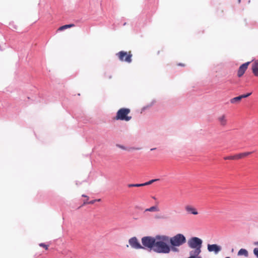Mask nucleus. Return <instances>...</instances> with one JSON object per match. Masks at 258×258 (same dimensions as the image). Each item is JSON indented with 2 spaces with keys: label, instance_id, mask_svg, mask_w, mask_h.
<instances>
[{
  "label": "nucleus",
  "instance_id": "423d86ee",
  "mask_svg": "<svg viewBox=\"0 0 258 258\" xmlns=\"http://www.w3.org/2000/svg\"><path fill=\"white\" fill-rule=\"evenodd\" d=\"M128 242L130 245L134 248L140 249L143 248L136 237H134L130 239Z\"/></svg>",
  "mask_w": 258,
  "mask_h": 258
},
{
  "label": "nucleus",
  "instance_id": "b1692460",
  "mask_svg": "<svg viewBox=\"0 0 258 258\" xmlns=\"http://www.w3.org/2000/svg\"><path fill=\"white\" fill-rule=\"evenodd\" d=\"M100 201H101L100 199L95 200H93V201H91L88 202V204H93L96 201L99 202Z\"/></svg>",
  "mask_w": 258,
  "mask_h": 258
},
{
  "label": "nucleus",
  "instance_id": "aec40b11",
  "mask_svg": "<svg viewBox=\"0 0 258 258\" xmlns=\"http://www.w3.org/2000/svg\"><path fill=\"white\" fill-rule=\"evenodd\" d=\"M224 159L225 160H235V155L225 157Z\"/></svg>",
  "mask_w": 258,
  "mask_h": 258
},
{
  "label": "nucleus",
  "instance_id": "f03ea898",
  "mask_svg": "<svg viewBox=\"0 0 258 258\" xmlns=\"http://www.w3.org/2000/svg\"><path fill=\"white\" fill-rule=\"evenodd\" d=\"M130 112L131 110L129 108H121L117 111L114 119L128 121L132 118L131 116L128 115Z\"/></svg>",
  "mask_w": 258,
  "mask_h": 258
},
{
  "label": "nucleus",
  "instance_id": "4468645a",
  "mask_svg": "<svg viewBox=\"0 0 258 258\" xmlns=\"http://www.w3.org/2000/svg\"><path fill=\"white\" fill-rule=\"evenodd\" d=\"M117 146L123 149V150H127V151H133V150H139L141 149L140 148H135V147H130V148H126L125 147H124V146H121V145H117Z\"/></svg>",
  "mask_w": 258,
  "mask_h": 258
},
{
  "label": "nucleus",
  "instance_id": "7ed1b4c3",
  "mask_svg": "<svg viewBox=\"0 0 258 258\" xmlns=\"http://www.w3.org/2000/svg\"><path fill=\"white\" fill-rule=\"evenodd\" d=\"M171 244L174 246H179L186 242L184 236L182 234H177L169 239Z\"/></svg>",
  "mask_w": 258,
  "mask_h": 258
},
{
  "label": "nucleus",
  "instance_id": "9d476101",
  "mask_svg": "<svg viewBox=\"0 0 258 258\" xmlns=\"http://www.w3.org/2000/svg\"><path fill=\"white\" fill-rule=\"evenodd\" d=\"M251 70L253 75L258 77V60L252 61L251 64Z\"/></svg>",
  "mask_w": 258,
  "mask_h": 258
},
{
  "label": "nucleus",
  "instance_id": "393cba45",
  "mask_svg": "<svg viewBox=\"0 0 258 258\" xmlns=\"http://www.w3.org/2000/svg\"><path fill=\"white\" fill-rule=\"evenodd\" d=\"M254 245L258 246V241L254 243Z\"/></svg>",
  "mask_w": 258,
  "mask_h": 258
},
{
  "label": "nucleus",
  "instance_id": "6ab92c4d",
  "mask_svg": "<svg viewBox=\"0 0 258 258\" xmlns=\"http://www.w3.org/2000/svg\"><path fill=\"white\" fill-rule=\"evenodd\" d=\"M143 183H141V184H130L128 185V186L129 187H141V186H143Z\"/></svg>",
  "mask_w": 258,
  "mask_h": 258
},
{
  "label": "nucleus",
  "instance_id": "20e7f679",
  "mask_svg": "<svg viewBox=\"0 0 258 258\" xmlns=\"http://www.w3.org/2000/svg\"><path fill=\"white\" fill-rule=\"evenodd\" d=\"M116 55L121 61H125L128 63L132 62V54L131 51L127 52L124 51H121L118 52Z\"/></svg>",
  "mask_w": 258,
  "mask_h": 258
},
{
  "label": "nucleus",
  "instance_id": "a878e982",
  "mask_svg": "<svg viewBox=\"0 0 258 258\" xmlns=\"http://www.w3.org/2000/svg\"><path fill=\"white\" fill-rule=\"evenodd\" d=\"M179 66H184V64H179Z\"/></svg>",
  "mask_w": 258,
  "mask_h": 258
},
{
  "label": "nucleus",
  "instance_id": "f8f14e48",
  "mask_svg": "<svg viewBox=\"0 0 258 258\" xmlns=\"http://www.w3.org/2000/svg\"><path fill=\"white\" fill-rule=\"evenodd\" d=\"M253 152H254V151L246 152H243V153H241L239 154H236V155H235V160H238V159L244 158L248 156V155H250L251 154H252Z\"/></svg>",
  "mask_w": 258,
  "mask_h": 258
},
{
  "label": "nucleus",
  "instance_id": "412c9836",
  "mask_svg": "<svg viewBox=\"0 0 258 258\" xmlns=\"http://www.w3.org/2000/svg\"><path fill=\"white\" fill-rule=\"evenodd\" d=\"M39 245L40 246L44 248L46 250L48 249V245H46L45 244L43 243H41Z\"/></svg>",
  "mask_w": 258,
  "mask_h": 258
},
{
  "label": "nucleus",
  "instance_id": "c85d7f7f",
  "mask_svg": "<svg viewBox=\"0 0 258 258\" xmlns=\"http://www.w3.org/2000/svg\"><path fill=\"white\" fill-rule=\"evenodd\" d=\"M225 258H230V257H226Z\"/></svg>",
  "mask_w": 258,
  "mask_h": 258
},
{
  "label": "nucleus",
  "instance_id": "9b49d317",
  "mask_svg": "<svg viewBox=\"0 0 258 258\" xmlns=\"http://www.w3.org/2000/svg\"><path fill=\"white\" fill-rule=\"evenodd\" d=\"M185 210L186 212L188 214H191L195 215L198 214L197 210L191 205H186L185 207Z\"/></svg>",
  "mask_w": 258,
  "mask_h": 258
},
{
  "label": "nucleus",
  "instance_id": "39448f33",
  "mask_svg": "<svg viewBox=\"0 0 258 258\" xmlns=\"http://www.w3.org/2000/svg\"><path fill=\"white\" fill-rule=\"evenodd\" d=\"M156 242V237H152L150 236H146L142 238V242L143 245L147 248L153 249L154 243Z\"/></svg>",
  "mask_w": 258,
  "mask_h": 258
},
{
  "label": "nucleus",
  "instance_id": "6e6552de",
  "mask_svg": "<svg viewBox=\"0 0 258 258\" xmlns=\"http://www.w3.org/2000/svg\"><path fill=\"white\" fill-rule=\"evenodd\" d=\"M221 249L220 246L217 244H208V250L210 252L214 251L215 253H218Z\"/></svg>",
  "mask_w": 258,
  "mask_h": 258
},
{
  "label": "nucleus",
  "instance_id": "0eeeda50",
  "mask_svg": "<svg viewBox=\"0 0 258 258\" xmlns=\"http://www.w3.org/2000/svg\"><path fill=\"white\" fill-rule=\"evenodd\" d=\"M250 63V61H248L240 66L237 72V76L238 77H241L243 76Z\"/></svg>",
  "mask_w": 258,
  "mask_h": 258
},
{
  "label": "nucleus",
  "instance_id": "2eb2a0df",
  "mask_svg": "<svg viewBox=\"0 0 258 258\" xmlns=\"http://www.w3.org/2000/svg\"><path fill=\"white\" fill-rule=\"evenodd\" d=\"M75 26V25L74 24H69V25H63V26H62L61 27H60L57 31H63L66 29H68V28H72V27H73Z\"/></svg>",
  "mask_w": 258,
  "mask_h": 258
},
{
  "label": "nucleus",
  "instance_id": "dca6fc26",
  "mask_svg": "<svg viewBox=\"0 0 258 258\" xmlns=\"http://www.w3.org/2000/svg\"><path fill=\"white\" fill-rule=\"evenodd\" d=\"M241 99H242V97H241V95H240V96L232 98L230 100V102L232 104H234V103L240 102Z\"/></svg>",
  "mask_w": 258,
  "mask_h": 258
},
{
  "label": "nucleus",
  "instance_id": "f257e3e1",
  "mask_svg": "<svg viewBox=\"0 0 258 258\" xmlns=\"http://www.w3.org/2000/svg\"><path fill=\"white\" fill-rule=\"evenodd\" d=\"M169 238L166 236H156V242L153 250L158 253H168L170 251V248L167 244Z\"/></svg>",
  "mask_w": 258,
  "mask_h": 258
},
{
  "label": "nucleus",
  "instance_id": "cd10ccee",
  "mask_svg": "<svg viewBox=\"0 0 258 258\" xmlns=\"http://www.w3.org/2000/svg\"><path fill=\"white\" fill-rule=\"evenodd\" d=\"M82 196L84 197H87V196H86L85 195H83Z\"/></svg>",
  "mask_w": 258,
  "mask_h": 258
},
{
  "label": "nucleus",
  "instance_id": "4be33fe9",
  "mask_svg": "<svg viewBox=\"0 0 258 258\" xmlns=\"http://www.w3.org/2000/svg\"><path fill=\"white\" fill-rule=\"evenodd\" d=\"M251 94V93H248L246 94L241 95V97H242V98H246V97L249 96Z\"/></svg>",
  "mask_w": 258,
  "mask_h": 258
},
{
  "label": "nucleus",
  "instance_id": "a211bd4d",
  "mask_svg": "<svg viewBox=\"0 0 258 258\" xmlns=\"http://www.w3.org/2000/svg\"><path fill=\"white\" fill-rule=\"evenodd\" d=\"M159 179H152V180H151L148 182H146L145 183H143V185L144 186H145V185H149V184H152V183H153L154 182L156 181H157Z\"/></svg>",
  "mask_w": 258,
  "mask_h": 258
},
{
  "label": "nucleus",
  "instance_id": "f3484780",
  "mask_svg": "<svg viewBox=\"0 0 258 258\" xmlns=\"http://www.w3.org/2000/svg\"><path fill=\"white\" fill-rule=\"evenodd\" d=\"M146 211H150V212H154V211H158V208L156 206H153L150 207L149 209H147L145 210Z\"/></svg>",
  "mask_w": 258,
  "mask_h": 258
},
{
  "label": "nucleus",
  "instance_id": "1a4fd4ad",
  "mask_svg": "<svg viewBox=\"0 0 258 258\" xmlns=\"http://www.w3.org/2000/svg\"><path fill=\"white\" fill-rule=\"evenodd\" d=\"M219 124L222 126H225L227 123L226 116L225 114L220 115L217 118Z\"/></svg>",
  "mask_w": 258,
  "mask_h": 258
},
{
  "label": "nucleus",
  "instance_id": "5701e85b",
  "mask_svg": "<svg viewBox=\"0 0 258 258\" xmlns=\"http://www.w3.org/2000/svg\"><path fill=\"white\" fill-rule=\"evenodd\" d=\"M253 253L258 258V249L257 248H255L254 249Z\"/></svg>",
  "mask_w": 258,
  "mask_h": 258
},
{
  "label": "nucleus",
  "instance_id": "bb28decb",
  "mask_svg": "<svg viewBox=\"0 0 258 258\" xmlns=\"http://www.w3.org/2000/svg\"><path fill=\"white\" fill-rule=\"evenodd\" d=\"M13 28H14V29H17V27H16V26H14L13 27Z\"/></svg>",
  "mask_w": 258,
  "mask_h": 258
},
{
  "label": "nucleus",
  "instance_id": "ddd939ff",
  "mask_svg": "<svg viewBox=\"0 0 258 258\" xmlns=\"http://www.w3.org/2000/svg\"><path fill=\"white\" fill-rule=\"evenodd\" d=\"M238 255H244L245 257H247L248 256V253L247 250L245 249L241 248L240 249L237 253Z\"/></svg>",
  "mask_w": 258,
  "mask_h": 258
}]
</instances>
